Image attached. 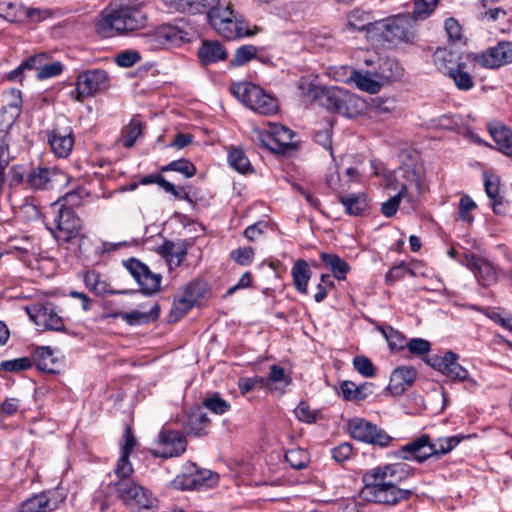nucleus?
I'll list each match as a JSON object with an SVG mask.
<instances>
[{
    "label": "nucleus",
    "mask_w": 512,
    "mask_h": 512,
    "mask_svg": "<svg viewBox=\"0 0 512 512\" xmlns=\"http://www.w3.org/2000/svg\"><path fill=\"white\" fill-rule=\"evenodd\" d=\"M465 438L463 435H452L432 439L430 435L423 433L403 445L395 456L405 461L424 463L429 458L440 459L450 453Z\"/></svg>",
    "instance_id": "f257e3e1"
},
{
    "label": "nucleus",
    "mask_w": 512,
    "mask_h": 512,
    "mask_svg": "<svg viewBox=\"0 0 512 512\" xmlns=\"http://www.w3.org/2000/svg\"><path fill=\"white\" fill-rule=\"evenodd\" d=\"M146 20L142 3L123 4L104 15L99 30L105 36L123 34L144 27Z\"/></svg>",
    "instance_id": "f03ea898"
},
{
    "label": "nucleus",
    "mask_w": 512,
    "mask_h": 512,
    "mask_svg": "<svg viewBox=\"0 0 512 512\" xmlns=\"http://www.w3.org/2000/svg\"><path fill=\"white\" fill-rule=\"evenodd\" d=\"M208 8V22L221 37L234 40L250 35L248 29L244 26V22L232 10L229 3L222 4L219 0V4H213Z\"/></svg>",
    "instance_id": "7ed1b4c3"
},
{
    "label": "nucleus",
    "mask_w": 512,
    "mask_h": 512,
    "mask_svg": "<svg viewBox=\"0 0 512 512\" xmlns=\"http://www.w3.org/2000/svg\"><path fill=\"white\" fill-rule=\"evenodd\" d=\"M373 472L366 471L363 475L365 493L370 501L378 504L395 506L403 500L409 499L413 491L399 488L395 483L388 480H378Z\"/></svg>",
    "instance_id": "20e7f679"
},
{
    "label": "nucleus",
    "mask_w": 512,
    "mask_h": 512,
    "mask_svg": "<svg viewBox=\"0 0 512 512\" xmlns=\"http://www.w3.org/2000/svg\"><path fill=\"white\" fill-rule=\"evenodd\" d=\"M415 23L410 14H398L371 24L373 31L392 44L412 43L416 37Z\"/></svg>",
    "instance_id": "39448f33"
},
{
    "label": "nucleus",
    "mask_w": 512,
    "mask_h": 512,
    "mask_svg": "<svg viewBox=\"0 0 512 512\" xmlns=\"http://www.w3.org/2000/svg\"><path fill=\"white\" fill-rule=\"evenodd\" d=\"M231 93L251 110L262 115H275L279 110L276 98L251 82L233 84Z\"/></svg>",
    "instance_id": "423d86ee"
},
{
    "label": "nucleus",
    "mask_w": 512,
    "mask_h": 512,
    "mask_svg": "<svg viewBox=\"0 0 512 512\" xmlns=\"http://www.w3.org/2000/svg\"><path fill=\"white\" fill-rule=\"evenodd\" d=\"M314 96L321 106L331 112L352 117L357 112L358 99L345 89L338 87L319 88Z\"/></svg>",
    "instance_id": "0eeeda50"
},
{
    "label": "nucleus",
    "mask_w": 512,
    "mask_h": 512,
    "mask_svg": "<svg viewBox=\"0 0 512 512\" xmlns=\"http://www.w3.org/2000/svg\"><path fill=\"white\" fill-rule=\"evenodd\" d=\"M82 227L81 219L68 207L59 208L53 219V227L47 229L59 243H67L77 237Z\"/></svg>",
    "instance_id": "6e6552de"
},
{
    "label": "nucleus",
    "mask_w": 512,
    "mask_h": 512,
    "mask_svg": "<svg viewBox=\"0 0 512 512\" xmlns=\"http://www.w3.org/2000/svg\"><path fill=\"white\" fill-rule=\"evenodd\" d=\"M348 428L351 436L363 443L387 447L392 441V437L384 429L363 418L351 419Z\"/></svg>",
    "instance_id": "1a4fd4ad"
},
{
    "label": "nucleus",
    "mask_w": 512,
    "mask_h": 512,
    "mask_svg": "<svg viewBox=\"0 0 512 512\" xmlns=\"http://www.w3.org/2000/svg\"><path fill=\"white\" fill-rule=\"evenodd\" d=\"M108 75L106 71L94 69L79 74L76 88L70 92V96L76 101H83L85 98L106 89Z\"/></svg>",
    "instance_id": "9d476101"
},
{
    "label": "nucleus",
    "mask_w": 512,
    "mask_h": 512,
    "mask_svg": "<svg viewBox=\"0 0 512 512\" xmlns=\"http://www.w3.org/2000/svg\"><path fill=\"white\" fill-rule=\"evenodd\" d=\"M472 60L486 69H498L512 63V42L499 41L495 46L472 55Z\"/></svg>",
    "instance_id": "9b49d317"
},
{
    "label": "nucleus",
    "mask_w": 512,
    "mask_h": 512,
    "mask_svg": "<svg viewBox=\"0 0 512 512\" xmlns=\"http://www.w3.org/2000/svg\"><path fill=\"white\" fill-rule=\"evenodd\" d=\"M116 486L119 497L126 505L143 509H152L156 505L157 500L153 494L133 481L121 480Z\"/></svg>",
    "instance_id": "f8f14e48"
},
{
    "label": "nucleus",
    "mask_w": 512,
    "mask_h": 512,
    "mask_svg": "<svg viewBox=\"0 0 512 512\" xmlns=\"http://www.w3.org/2000/svg\"><path fill=\"white\" fill-rule=\"evenodd\" d=\"M458 358L456 353L448 351L444 356H427L426 363L453 381H464L469 372L458 363Z\"/></svg>",
    "instance_id": "ddd939ff"
},
{
    "label": "nucleus",
    "mask_w": 512,
    "mask_h": 512,
    "mask_svg": "<svg viewBox=\"0 0 512 512\" xmlns=\"http://www.w3.org/2000/svg\"><path fill=\"white\" fill-rule=\"evenodd\" d=\"M294 136L291 129L276 123L271 124L267 132H258V138L263 146L277 153H283L292 148Z\"/></svg>",
    "instance_id": "4468645a"
},
{
    "label": "nucleus",
    "mask_w": 512,
    "mask_h": 512,
    "mask_svg": "<svg viewBox=\"0 0 512 512\" xmlns=\"http://www.w3.org/2000/svg\"><path fill=\"white\" fill-rule=\"evenodd\" d=\"M126 268L137 281L143 294L153 295L159 291L162 279L160 274L151 272L147 265L137 259H130Z\"/></svg>",
    "instance_id": "2eb2a0df"
},
{
    "label": "nucleus",
    "mask_w": 512,
    "mask_h": 512,
    "mask_svg": "<svg viewBox=\"0 0 512 512\" xmlns=\"http://www.w3.org/2000/svg\"><path fill=\"white\" fill-rule=\"evenodd\" d=\"M28 313L30 318L39 327L52 331L64 330L63 319L58 315L52 303H37L31 309H28Z\"/></svg>",
    "instance_id": "dca6fc26"
},
{
    "label": "nucleus",
    "mask_w": 512,
    "mask_h": 512,
    "mask_svg": "<svg viewBox=\"0 0 512 512\" xmlns=\"http://www.w3.org/2000/svg\"><path fill=\"white\" fill-rule=\"evenodd\" d=\"M188 474L178 476L174 480V486L181 490H194L203 485L211 486L217 481V477L210 470L200 471L195 464L186 466Z\"/></svg>",
    "instance_id": "f3484780"
},
{
    "label": "nucleus",
    "mask_w": 512,
    "mask_h": 512,
    "mask_svg": "<svg viewBox=\"0 0 512 512\" xmlns=\"http://www.w3.org/2000/svg\"><path fill=\"white\" fill-rule=\"evenodd\" d=\"M184 40V32L171 25L161 26L146 36L145 43L152 50L165 49L180 44Z\"/></svg>",
    "instance_id": "a211bd4d"
},
{
    "label": "nucleus",
    "mask_w": 512,
    "mask_h": 512,
    "mask_svg": "<svg viewBox=\"0 0 512 512\" xmlns=\"http://www.w3.org/2000/svg\"><path fill=\"white\" fill-rule=\"evenodd\" d=\"M376 479L402 482L414 474V468L405 462L385 464L369 469Z\"/></svg>",
    "instance_id": "6ab92c4d"
},
{
    "label": "nucleus",
    "mask_w": 512,
    "mask_h": 512,
    "mask_svg": "<svg viewBox=\"0 0 512 512\" xmlns=\"http://www.w3.org/2000/svg\"><path fill=\"white\" fill-rule=\"evenodd\" d=\"M464 265L470 269L483 286H489L497 279V273L493 265L486 259L465 254Z\"/></svg>",
    "instance_id": "aec40b11"
},
{
    "label": "nucleus",
    "mask_w": 512,
    "mask_h": 512,
    "mask_svg": "<svg viewBox=\"0 0 512 512\" xmlns=\"http://www.w3.org/2000/svg\"><path fill=\"white\" fill-rule=\"evenodd\" d=\"M158 439L159 445L163 447L161 456L165 458L179 456L186 450V440L179 431L162 429Z\"/></svg>",
    "instance_id": "412c9836"
},
{
    "label": "nucleus",
    "mask_w": 512,
    "mask_h": 512,
    "mask_svg": "<svg viewBox=\"0 0 512 512\" xmlns=\"http://www.w3.org/2000/svg\"><path fill=\"white\" fill-rule=\"evenodd\" d=\"M416 375L417 372L412 367L402 366L396 368L390 376L389 392L395 396L403 394L413 384Z\"/></svg>",
    "instance_id": "4be33fe9"
},
{
    "label": "nucleus",
    "mask_w": 512,
    "mask_h": 512,
    "mask_svg": "<svg viewBox=\"0 0 512 512\" xmlns=\"http://www.w3.org/2000/svg\"><path fill=\"white\" fill-rule=\"evenodd\" d=\"M198 57L203 65H211L228 57L227 49L219 41L204 40L198 48Z\"/></svg>",
    "instance_id": "5701e85b"
},
{
    "label": "nucleus",
    "mask_w": 512,
    "mask_h": 512,
    "mask_svg": "<svg viewBox=\"0 0 512 512\" xmlns=\"http://www.w3.org/2000/svg\"><path fill=\"white\" fill-rule=\"evenodd\" d=\"M11 94L14 100L2 107L0 111V130H8L9 132H11L13 125L21 114L22 104L21 92L19 90L13 89Z\"/></svg>",
    "instance_id": "b1692460"
},
{
    "label": "nucleus",
    "mask_w": 512,
    "mask_h": 512,
    "mask_svg": "<svg viewBox=\"0 0 512 512\" xmlns=\"http://www.w3.org/2000/svg\"><path fill=\"white\" fill-rule=\"evenodd\" d=\"M163 2L170 10L192 15L202 13L208 6L219 4V0H163Z\"/></svg>",
    "instance_id": "393cba45"
},
{
    "label": "nucleus",
    "mask_w": 512,
    "mask_h": 512,
    "mask_svg": "<svg viewBox=\"0 0 512 512\" xmlns=\"http://www.w3.org/2000/svg\"><path fill=\"white\" fill-rule=\"evenodd\" d=\"M488 130L497 145V149L501 153L512 157V130L499 122L490 123Z\"/></svg>",
    "instance_id": "a878e982"
},
{
    "label": "nucleus",
    "mask_w": 512,
    "mask_h": 512,
    "mask_svg": "<svg viewBox=\"0 0 512 512\" xmlns=\"http://www.w3.org/2000/svg\"><path fill=\"white\" fill-rule=\"evenodd\" d=\"M189 244L187 241H170L165 240L158 248V253L168 258L169 264L174 263L176 266L182 264L187 255Z\"/></svg>",
    "instance_id": "bb28decb"
},
{
    "label": "nucleus",
    "mask_w": 512,
    "mask_h": 512,
    "mask_svg": "<svg viewBox=\"0 0 512 512\" xmlns=\"http://www.w3.org/2000/svg\"><path fill=\"white\" fill-rule=\"evenodd\" d=\"M402 75L403 68L397 60L392 58L381 59L374 71V76L378 78L382 86L400 79Z\"/></svg>",
    "instance_id": "cd10ccee"
},
{
    "label": "nucleus",
    "mask_w": 512,
    "mask_h": 512,
    "mask_svg": "<svg viewBox=\"0 0 512 512\" xmlns=\"http://www.w3.org/2000/svg\"><path fill=\"white\" fill-rule=\"evenodd\" d=\"M49 144L53 153L59 158H66L70 155L74 146V137L71 131L62 133L59 130L49 134Z\"/></svg>",
    "instance_id": "c85d7f7f"
},
{
    "label": "nucleus",
    "mask_w": 512,
    "mask_h": 512,
    "mask_svg": "<svg viewBox=\"0 0 512 512\" xmlns=\"http://www.w3.org/2000/svg\"><path fill=\"white\" fill-rule=\"evenodd\" d=\"M340 390L345 401H361L373 393V384L364 382L357 385L353 381L344 380L340 383Z\"/></svg>",
    "instance_id": "c756f323"
},
{
    "label": "nucleus",
    "mask_w": 512,
    "mask_h": 512,
    "mask_svg": "<svg viewBox=\"0 0 512 512\" xmlns=\"http://www.w3.org/2000/svg\"><path fill=\"white\" fill-rule=\"evenodd\" d=\"M349 81L354 83L356 87L364 92L376 94L383 87L374 72L354 70L349 76Z\"/></svg>",
    "instance_id": "7c9ffc66"
},
{
    "label": "nucleus",
    "mask_w": 512,
    "mask_h": 512,
    "mask_svg": "<svg viewBox=\"0 0 512 512\" xmlns=\"http://www.w3.org/2000/svg\"><path fill=\"white\" fill-rule=\"evenodd\" d=\"M311 275L312 272L307 261L303 259L295 261L291 268V276L293 279V285L300 294L308 293V283Z\"/></svg>",
    "instance_id": "2f4dec72"
},
{
    "label": "nucleus",
    "mask_w": 512,
    "mask_h": 512,
    "mask_svg": "<svg viewBox=\"0 0 512 512\" xmlns=\"http://www.w3.org/2000/svg\"><path fill=\"white\" fill-rule=\"evenodd\" d=\"M160 307L158 304H153L147 311L132 310L121 314V319L128 325H144L153 322L159 318Z\"/></svg>",
    "instance_id": "473e14b6"
},
{
    "label": "nucleus",
    "mask_w": 512,
    "mask_h": 512,
    "mask_svg": "<svg viewBox=\"0 0 512 512\" xmlns=\"http://www.w3.org/2000/svg\"><path fill=\"white\" fill-rule=\"evenodd\" d=\"M338 199L345 212L352 216H359L368 208L367 197L362 192L339 195Z\"/></svg>",
    "instance_id": "72a5a7b5"
},
{
    "label": "nucleus",
    "mask_w": 512,
    "mask_h": 512,
    "mask_svg": "<svg viewBox=\"0 0 512 512\" xmlns=\"http://www.w3.org/2000/svg\"><path fill=\"white\" fill-rule=\"evenodd\" d=\"M56 508L47 494L34 495L21 504L19 512H51Z\"/></svg>",
    "instance_id": "f704fd0d"
},
{
    "label": "nucleus",
    "mask_w": 512,
    "mask_h": 512,
    "mask_svg": "<svg viewBox=\"0 0 512 512\" xmlns=\"http://www.w3.org/2000/svg\"><path fill=\"white\" fill-rule=\"evenodd\" d=\"M33 360L39 370L49 373L56 372L57 361L53 356V351L50 347H38L33 353Z\"/></svg>",
    "instance_id": "c9c22d12"
},
{
    "label": "nucleus",
    "mask_w": 512,
    "mask_h": 512,
    "mask_svg": "<svg viewBox=\"0 0 512 512\" xmlns=\"http://www.w3.org/2000/svg\"><path fill=\"white\" fill-rule=\"evenodd\" d=\"M320 259L330 268L333 276L338 280H344L350 270L349 264L338 255L332 253H320Z\"/></svg>",
    "instance_id": "e433bc0d"
},
{
    "label": "nucleus",
    "mask_w": 512,
    "mask_h": 512,
    "mask_svg": "<svg viewBox=\"0 0 512 512\" xmlns=\"http://www.w3.org/2000/svg\"><path fill=\"white\" fill-rule=\"evenodd\" d=\"M449 77L453 80L455 86L462 91H469L474 87V81L468 71L465 63H458L455 67L449 69Z\"/></svg>",
    "instance_id": "4c0bfd02"
},
{
    "label": "nucleus",
    "mask_w": 512,
    "mask_h": 512,
    "mask_svg": "<svg viewBox=\"0 0 512 512\" xmlns=\"http://www.w3.org/2000/svg\"><path fill=\"white\" fill-rule=\"evenodd\" d=\"M84 283L85 286L96 295L103 296L106 294H113L110 284L94 270H90L85 273Z\"/></svg>",
    "instance_id": "58836bf2"
},
{
    "label": "nucleus",
    "mask_w": 512,
    "mask_h": 512,
    "mask_svg": "<svg viewBox=\"0 0 512 512\" xmlns=\"http://www.w3.org/2000/svg\"><path fill=\"white\" fill-rule=\"evenodd\" d=\"M52 175L53 171L51 169L38 167L28 173L26 182L34 190L47 189L52 180Z\"/></svg>",
    "instance_id": "ea45409f"
},
{
    "label": "nucleus",
    "mask_w": 512,
    "mask_h": 512,
    "mask_svg": "<svg viewBox=\"0 0 512 512\" xmlns=\"http://www.w3.org/2000/svg\"><path fill=\"white\" fill-rule=\"evenodd\" d=\"M11 132L8 130H0V182L4 181L5 169L14 159L10 151Z\"/></svg>",
    "instance_id": "a19ab883"
},
{
    "label": "nucleus",
    "mask_w": 512,
    "mask_h": 512,
    "mask_svg": "<svg viewBox=\"0 0 512 512\" xmlns=\"http://www.w3.org/2000/svg\"><path fill=\"white\" fill-rule=\"evenodd\" d=\"M208 420L207 415L201 409H196L188 414L184 426L189 434L199 436L202 434Z\"/></svg>",
    "instance_id": "79ce46f5"
},
{
    "label": "nucleus",
    "mask_w": 512,
    "mask_h": 512,
    "mask_svg": "<svg viewBox=\"0 0 512 512\" xmlns=\"http://www.w3.org/2000/svg\"><path fill=\"white\" fill-rule=\"evenodd\" d=\"M376 329L383 335L391 350H401L406 346L404 335L389 325H377Z\"/></svg>",
    "instance_id": "37998d69"
},
{
    "label": "nucleus",
    "mask_w": 512,
    "mask_h": 512,
    "mask_svg": "<svg viewBox=\"0 0 512 512\" xmlns=\"http://www.w3.org/2000/svg\"><path fill=\"white\" fill-rule=\"evenodd\" d=\"M407 190L408 187L403 185L396 195L390 197L387 201L382 203V214L385 215L386 217L394 216L398 210L401 199L406 198L409 202H412L413 197L411 194H408Z\"/></svg>",
    "instance_id": "c03bdc74"
},
{
    "label": "nucleus",
    "mask_w": 512,
    "mask_h": 512,
    "mask_svg": "<svg viewBox=\"0 0 512 512\" xmlns=\"http://www.w3.org/2000/svg\"><path fill=\"white\" fill-rule=\"evenodd\" d=\"M285 460L293 469L302 470L308 466L310 456L305 449L297 447L286 451Z\"/></svg>",
    "instance_id": "a18cd8bd"
},
{
    "label": "nucleus",
    "mask_w": 512,
    "mask_h": 512,
    "mask_svg": "<svg viewBox=\"0 0 512 512\" xmlns=\"http://www.w3.org/2000/svg\"><path fill=\"white\" fill-rule=\"evenodd\" d=\"M161 172L174 171L182 174L185 178L193 177L196 174L195 165L187 159L174 160L161 167Z\"/></svg>",
    "instance_id": "49530a36"
},
{
    "label": "nucleus",
    "mask_w": 512,
    "mask_h": 512,
    "mask_svg": "<svg viewBox=\"0 0 512 512\" xmlns=\"http://www.w3.org/2000/svg\"><path fill=\"white\" fill-rule=\"evenodd\" d=\"M414 8L410 17L414 22L427 19L435 10L439 0H413Z\"/></svg>",
    "instance_id": "de8ad7c7"
},
{
    "label": "nucleus",
    "mask_w": 512,
    "mask_h": 512,
    "mask_svg": "<svg viewBox=\"0 0 512 512\" xmlns=\"http://www.w3.org/2000/svg\"><path fill=\"white\" fill-rule=\"evenodd\" d=\"M258 53L254 45H243L236 49L233 59L230 61V67H240L256 58Z\"/></svg>",
    "instance_id": "09e8293b"
},
{
    "label": "nucleus",
    "mask_w": 512,
    "mask_h": 512,
    "mask_svg": "<svg viewBox=\"0 0 512 512\" xmlns=\"http://www.w3.org/2000/svg\"><path fill=\"white\" fill-rule=\"evenodd\" d=\"M228 163L235 171L241 174H245L251 170L249 159L240 149H233L229 152Z\"/></svg>",
    "instance_id": "8fccbe9b"
},
{
    "label": "nucleus",
    "mask_w": 512,
    "mask_h": 512,
    "mask_svg": "<svg viewBox=\"0 0 512 512\" xmlns=\"http://www.w3.org/2000/svg\"><path fill=\"white\" fill-rule=\"evenodd\" d=\"M371 24L368 23V15L359 9H355L347 15V25L353 30L373 31Z\"/></svg>",
    "instance_id": "3c124183"
},
{
    "label": "nucleus",
    "mask_w": 512,
    "mask_h": 512,
    "mask_svg": "<svg viewBox=\"0 0 512 512\" xmlns=\"http://www.w3.org/2000/svg\"><path fill=\"white\" fill-rule=\"evenodd\" d=\"M485 191L489 199L492 201L493 211H497V206L502 204V197L499 194V182L497 178L485 177Z\"/></svg>",
    "instance_id": "603ef678"
},
{
    "label": "nucleus",
    "mask_w": 512,
    "mask_h": 512,
    "mask_svg": "<svg viewBox=\"0 0 512 512\" xmlns=\"http://www.w3.org/2000/svg\"><path fill=\"white\" fill-rule=\"evenodd\" d=\"M203 405L205 408L218 415L226 413L230 408L229 403L221 398L218 393L205 398Z\"/></svg>",
    "instance_id": "864d4df0"
},
{
    "label": "nucleus",
    "mask_w": 512,
    "mask_h": 512,
    "mask_svg": "<svg viewBox=\"0 0 512 512\" xmlns=\"http://www.w3.org/2000/svg\"><path fill=\"white\" fill-rule=\"evenodd\" d=\"M141 132L142 124L140 120L137 118H132L124 131V146L127 148L132 147L135 144L137 138L141 135Z\"/></svg>",
    "instance_id": "5fc2aeb1"
},
{
    "label": "nucleus",
    "mask_w": 512,
    "mask_h": 512,
    "mask_svg": "<svg viewBox=\"0 0 512 512\" xmlns=\"http://www.w3.org/2000/svg\"><path fill=\"white\" fill-rule=\"evenodd\" d=\"M477 205L474 202V200L468 196L464 195L460 198L459 201V207H458V217L460 220L472 223L473 222V216L470 214L471 211L476 209Z\"/></svg>",
    "instance_id": "6e6d98bb"
},
{
    "label": "nucleus",
    "mask_w": 512,
    "mask_h": 512,
    "mask_svg": "<svg viewBox=\"0 0 512 512\" xmlns=\"http://www.w3.org/2000/svg\"><path fill=\"white\" fill-rule=\"evenodd\" d=\"M142 59L140 53L136 50H125L118 53L115 62L118 66L129 68L140 62Z\"/></svg>",
    "instance_id": "4d7b16f0"
},
{
    "label": "nucleus",
    "mask_w": 512,
    "mask_h": 512,
    "mask_svg": "<svg viewBox=\"0 0 512 512\" xmlns=\"http://www.w3.org/2000/svg\"><path fill=\"white\" fill-rule=\"evenodd\" d=\"M32 365V362L27 357H21L12 360L2 361L0 366L3 370L9 372H20L27 370Z\"/></svg>",
    "instance_id": "13d9d810"
},
{
    "label": "nucleus",
    "mask_w": 512,
    "mask_h": 512,
    "mask_svg": "<svg viewBox=\"0 0 512 512\" xmlns=\"http://www.w3.org/2000/svg\"><path fill=\"white\" fill-rule=\"evenodd\" d=\"M195 304L193 300L186 299L181 296L174 301L173 308L171 310L170 316L174 318V320H178L183 317Z\"/></svg>",
    "instance_id": "bf43d9fd"
},
{
    "label": "nucleus",
    "mask_w": 512,
    "mask_h": 512,
    "mask_svg": "<svg viewBox=\"0 0 512 512\" xmlns=\"http://www.w3.org/2000/svg\"><path fill=\"white\" fill-rule=\"evenodd\" d=\"M355 370L364 377H372L375 374L374 365L371 360L365 356H356L353 359Z\"/></svg>",
    "instance_id": "052dcab7"
},
{
    "label": "nucleus",
    "mask_w": 512,
    "mask_h": 512,
    "mask_svg": "<svg viewBox=\"0 0 512 512\" xmlns=\"http://www.w3.org/2000/svg\"><path fill=\"white\" fill-rule=\"evenodd\" d=\"M298 420L305 423H314L317 420L318 413L312 410L306 402H300L294 410Z\"/></svg>",
    "instance_id": "680f3d73"
},
{
    "label": "nucleus",
    "mask_w": 512,
    "mask_h": 512,
    "mask_svg": "<svg viewBox=\"0 0 512 512\" xmlns=\"http://www.w3.org/2000/svg\"><path fill=\"white\" fill-rule=\"evenodd\" d=\"M63 71V65L60 61H54L52 63H43V67L40 72L37 73L39 80L49 79L60 75Z\"/></svg>",
    "instance_id": "e2e57ef3"
},
{
    "label": "nucleus",
    "mask_w": 512,
    "mask_h": 512,
    "mask_svg": "<svg viewBox=\"0 0 512 512\" xmlns=\"http://www.w3.org/2000/svg\"><path fill=\"white\" fill-rule=\"evenodd\" d=\"M408 273L411 276H414V272L409 269L404 262L400 263L392 267L385 275V280L387 283L392 284L400 279H402L405 274Z\"/></svg>",
    "instance_id": "0e129e2a"
},
{
    "label": "nucleus",
    "mask_w": 512,
    "mask_h": 512,
    "mask_svg": "<svg viewBox=\"0 0 512 512\" xmlns=\"http://www.w3.org/2000/svg\"><path fill=\"white\" fill-rule=\"evenodd\" d=\"M254 250L251 247H243L233 250L231 258L242 266L250 265L253 261Z\"/></svg>",
    "instance_id": "69168bd1"
},
{
    "label": "nucleus",
    "mask_w": 512,
    "mask_h": 512,
    "mask_svg": "<svg viewBox=\"0 0 512 512\" xmlns=\"http://www.w3.org/2000/svg\"><path fill=\"white\" fill-rule=\"evenodd\" d=\"M406 347L409 352L414 355L427 354L431 349L430 342L422 338H412L406 343Z\"/></svg>",
    "instance_id": "338daca9"
},
{
    "label": "nucleus",
    "mask_w": 512,
    "mask_h": 512,
    "mask_svg": "<svg viewBox=\"0 0 512 512\" xmlns=\"http://www.w3.org/2000/svg\"><path fill=\"white\" fill-rule=\"evenodd\" d=\"M353 453V448L350 443L344 442L331 450L333 459L337 462H344L348 460Z\"/></svg>",
    "instance_id": "774afa93"
}]
</instances>
